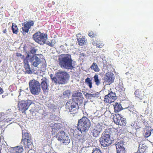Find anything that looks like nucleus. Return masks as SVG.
Masks as SVG:
<instances>
[{"instance_id": "nucleus-1", "label": "nucleus", "mask_w": 153, "mask_h": 153, "mask_svg": "<svg viewBox=\"0 0 153 153\" xmlns=\"http://www.w3.org/2000/svg\"><path fill=\"white\" fill-rule=\"evenodd\" d=\"M72 62L71 55L67 54L61 55L59 59V64L60 67L67 70H72L73 68Z\"/></svg>"}, {"instance_id": "nucleus-2", "label": "nucleus", "mask_w": 153, "mask_h": 153, "mask_svg": "<svg viewBox=\"0 0 153 153\" xmlns=\"http://www.w3.org/2000/svg\"><path fill=\"white\" fill-rule=\"evenodd\" d=\"M50 76L52 82L56 85L65 84L69 77L67 72L64 71L58 72L56 76L53 77L52 74H51Z\"/></svg>"}, {"instance_id": "nucleus-3", "label": "nucleus", "mask_w": 153, "mask_h": 153, "mask_svg": "<svg viewBox=\"0 0 153 153\" xmlns=\"http://www.w3.org/2000/svg\"><path fill=\"white\" fill-rule=\"evenodd\" d=\"M77 128L81 132L87 131L90 126V122L89 119L86 117H83L79 120Z\"/></svg>"}, {"instance_id": "nucleus-4", "label": "nucleus", "mask_w": 153, "mask_h": 153, "mask_svg": "<svg viewBox=\"0 0 153 153\" xmlns=\"http://www.w3.org/2000/svg\"><path fill=\"white\" fill-rule=\"evenodd\" d=\"M65 107L66 111L70 112L71 114H73V116L78 112V104L73 100H70L68 101L65 104Z\"/></svg>"}, {"instance_id": "nucleus-5", "label": "nucleus", "mask_w": 153, "mask_h": 153, "mask_svg": "<svg viewBox=\"0 0 153 153\" xmlns=\"http://www.w3.org/2000/svg\"><path fill=\"white\" fill-rule=\"evenodd\" d=\"M29 88L31 93L34 95H38L41 91L40 83L35 79H33L30 81Z\"/></svg>"}, {"instance_id": "nucleus-6", "label": "nucleus", "mask_w": 153, "mask_h": 153, "mask_svg": "<svg viewBox=\"0 0 153 153\" xmlns=\"http://www.w3.org/2000/svg\"><path fill=\"white\" fill-rule=\"evenodd\" d=\"M109 133L108 132H104L100 138V142L101 146L104 147H108L112 143L110 139Z\"/></svg>"}, {"instance_id": "nucleus-7", "label": "nucleus", "mask_w": 153, "mask_h": 153, "mask_svg": "<svg viewBox=\"0 0 153 153\" xmlns=\"http://www.w3.org/2000/svg\"><path fill=\"white\" fill-rule=\"evenodd\" d=\"M47 34L38 31L33 35V38L36 42L43 45L45 43L47 39Z\"/></svg>"}, {"instance_id": "nucleus-8", "label": "nucleus", "mask_w": 153, "mask_h": 153, "mask_svg": "<svg viewBox=\"0 0 153 153\" xmlns=\"http://www.w3.org/2000/svg\"><path fill=\"white\" fill-rule=\"evenodd\" d=\"M22 142L24 144L25 148H29L31 146L32 142L30 134L28 132L22 133Z\"/></svg>"}, {"instance_id": "nucleus-9", "label": "nucleus", "mask_w": 153, "mask_h": 153, "mask_svg": "<svg viewBox=\"0 0 153 153\" xmlns=\"http://www.w3.org/2000/svg\"><path fill=\"white\" fill-rule=\"evenodd\" d=\"M103 128V125L98 123L92 127L91 130L92 135L95 137H98Z\"/></svg>"}, {"instance_id": "nucleus-10", "label": "nucleus", "mask_w": 153, "mask_h": 153, "mask_svg": "<svg viewBox=\"0 0 153 153\" xmlns=\"http://www.w3.org/2000/svg\"><path fill=\"white\" fill-rule=\"evenodd\" d=\"M114 123L122 126H125L126 124V119L123 118L119 114H115L113 118Z\"/></svg>"}, {"instance_id": "nucleus-11", "label": "nucleus", "mask_w": 153, "mask_h": 153, "mask_svg": "<svg viewBox=\"0 0 153 153\" xmlns=\"http://www.w3.org/2000/svg\"><path fill=\"white\" fill-rule=\"evenodd\" d=\"M117 99V96L115 92L111 90L109 91V93L106 95L104 99V102L106 103H111L114 102Z\"/></svg>"}, {"instance_id": "nucleus-12", "label": "nucleus", "mask_w": 153, "mask_h": 153, "mask_svg": "<svg viewBox=\"0 0 153 153\" xmlns=\"http://www.w3.org/2000/svg\"><path fill=\"white\" fill-rule=\"evenodd\" d=\"M31 103L28 101L22 100L18 103V110L22 113L25 114V111L29 108Z\"/></svg>"}, {"instance_id": "nucleus-13", "label": "nucleus", "mask_w": 153, "mask_h": 153, "mask_svg": "<svg viewBox=\"0 0 153 153\" xmlns=\"http://www.w3.org/2000/svg\"><path fill=\"white\" fill-rule=\"evenodd\" d=\"M57 140L63 143H69L70 140L69 137L65 135V132L63 131H59L56 136Z\"/></svg>"}, {"instance_id": "nucleus-14", "label": "nucleus", "mask_w": 153, "mask_h": 153, "mask_svg": "<svg viewBox=\"0 0 153 153\" xmlns=\"http://www.w3.org/2000/svg\"><path fill=\"white\" fill-rule=\"evenodd\" d=\"M104 82L107 85H110L112 83L114 80V75L111 72H107L104 76L103 78Z\"/></svg>"}, {"instance_id": "nucleus-15", "label": "nucleus", "mask_w": 153, "mask_h": 153, "mask_svg": "<svg viewBox=\"0 0 153 153\" xmlns=\"http://www.w3.org/2000/svg\"><path fill=\"white\" fill-rule=\"evenodd\" d=\"M34 23V22L32 20L24 22L22 25L23 27H22L23 31L25 33H27L31 26H33Z\"/></svg>"}, {"instance_id": "nucleus-16", "label": "nucleus", "mask_w": 153, "mask_h": 153, "mask_svg": "<svg viewBox=\"0 0 153 153\" xmlns=\"http://www.w3.org/2000/svg\"><path fill=\"white\" fill-rule=\"evenodd\" d=\"M30 61L35 67H37L41 62L40 59L35 56H33L31 58Z\"/></svg>"}, {"instance_id": "nucleus-17", "label": "nucleus", "mask_w": 153, "mask_h": 153, "mask_svg": "<svg viewBox=\"0 0 153 153\" xmlns=\"http://www.w3.org/2000/svg\"><path fill=\"white\" fill-rule=\"evenodd\" d=\"M41 82L40 84V86H41L42 90H43V92H47L48 90V83H47V79L44 77L41 79Z\"/></svg>"}, {"instance_id": "nucleus-18", "label": "nucleus", "mask_w": 153, "mask_h": 153, "mask_svg": "<svg viewBox=\"0 0 153 153\" xmlns=\"http://www.w3.org/2000/svg\"><path fill=\"white\" fill-rule=\"evenodd\" d=\"M23 151V146H17L14 147H11L10 152L11 153H22Z\"/></svg>"}, {"instance_id": "nucleus-19", "label": "nucleus", "mask_w": 153, "mask_h": 153, "mask_svg": "<svg viewBox=\"0 0 153 153\" xmlns=\"http://www.w3.org/2000/svg\"><path fill=\"white\" fill-rule=\"evenodd\" d=\"M153 130L152 128L150 126H146L144 130V136L147 138L149 137L151 135L152 131Z\"/></svg>"}, {"instance_id": "nucleus-20", "label": "nucleus", "mask_w": 153, "mask_h": 153, "mask_svg": "<svg viewBox=\"0 0 153 153\" xmlns=\"http://www.w3.org/2000/svg\"><path fill=\"white\" fill-rule=\"evenodd\" d=\"M24 68H25L26 72L28 74H30L32 73V71L30 69V66L28 64V62L27 60H25L24 61Z\"/></svg>"}, {"instance_id": "nucleus-21", "label": "nucleus", "mask_w": 153, "mask_h": 153, "mask_svg": "<svg viewBox=\"0 0 153 153\" xmlns=\"http://www.w3.org/2000/svg\"><path fill=\"white\" fill-rule=\"evenodd\" d=\"M114 108L115 112L117 113L122 110L123 108L120 104L118 102H116L114 105Z\"/></svg>"}, {"instance_id": "nucleus-22", "label": "nucleus", "mask_w": 153, "mask_h": 153, "mask_svg": "<svg viewBox=\"0 0 153 153\" xmlns=\"http://www.w3.org/2000/svg\"><path fill=\"white\" fill-rule=\"evenodd\" d=\"M76 137L78 140L82 143H83L87 139V137L85 135L82 136L81 135H77Z\"/></svg>"}, {"instance_id": "nucleus-23", "label": "nucleus", "mask_w": 153, "mask_h": 153, "mask_svg": "<svg viewBox=\"0 0 153 153\" xmlns=\"http://www.w3.org/2000/svg\"><path fill=\"white\" fill-rule=\"evenodd\" d=\"M90 68L93 70L94 71L98 72L100 71V69L99 68L96 63L94 62L92 63L90 67Z\"/></svg>"}, {"instance_id": "nucleus-24", "label": "nucleus", "mask_w": 153, "mask_h": 153, "mask_svg": "<svg viewBox=\"0 0 153 153\" xmlns=\"http://www.w3.org/2000/svg\"><path fill=\"white\" fill-rule=\"evenodd\" d=\"M85 82L90 89H91L92 88V79L90 78L89 77L85 79Z\"/></svg>"}, {"instance_id": "nucleus-25", "label": "nucleus", "mask_w": 153, "mask_h": 153, "mask_svg": "<svg viewBox=\"0 0 153 153\" xmlns=\"http://www.w3.org/2000/svg\"><path fill=\"white\" fill-rule=\"evenodd\" d=\"M94 81L95 84L97 86L99 85L101 83L100 79L99 78V76L97 74H95L94 77Z\"/></svg>"}, {"instance_id": "nucleus-26", "label": "nucleus", "mask_w": 153, "mask_h": 153, "mask_svg": "<svg viewBox=\"0 0 153 153\" xmlns=\"http://www.w3.org/2000/svg\"><path fill=\"white\" fill-rule=\"evenodd\" d=\"M93 44L99 48H102L104 45L103 43L102 42L96 41L93 42Z\"/></svg>"}, {"instance_id": "nucleus-27", "label": "nucleus", "mask_w": 153, "mask_h": 153, "mask_svg": "<svg viewBox=\"0 0 153 153\" xmlns=\"http://www.w3.org/2000/svg\"><path fill=\"white\" fill-rule=\"evenodd\" d=\"M85 97L87 99H91L93 97H95L97 96L96 94H91L86 93L85 94Z\"/></svg>"}, {"instance_id": "nucleus-28", "label": "nucleus", "mask_w": 153, "mask_h": 153, "mask_svg": "<svg viewBox=\"0 0 153 153\" xmlns=\"http://www.w3.org/2000/svg\"><path fill=\"white\" fill-rule=\"evenodd\" d=\"M12 29L13 33H14L17 34L18 32V29L17 25L16 24L13 23L12 26Z\"/></svg>"}, {"instance_id": "nucleus-29", "label": "nucleus", "mask_w": 153, "mask_h": 153, "mask_svg": "<svg viewBox=\"0 0 153 153\" xmlns=\"http://www.w3.org/2000/svg\"><path fill=\"white\" fill-rule=\"evenodd\" d=\"M124 142L122 140H118L115 143L116 149L123 147Z\"/></svg>"}, {"instance_id": "nucleus-30", "label": "nucleus", "mask_w": 153, "mask_h": 153, "mask_svg": "<svg viewBox=\"0 0 153 153\" xmlns=\"http://www.w3.org/2000/svg\"><path fill=\"white\" fill-rule=\"evenodd\" d=\"M77 40L78 44L80 46L82 45L85 43V38H83L82 36V38H77Z\"/></svg>"}, {"instance_id": "nucleus-31", "label": "nucleus", "mask_w": 153, "mask_h": 153, "mask_svg": "<svg viewBox=\"0 0 153 153\" xmlns=\"http://www.w3.org/2000/svg\"><path fill=\"white\" fill-rule=\"evenodd\" d=\"M134 94L136 97L140 99L142 98V95L140 93L139 90L138 89L136 90L134 92Z\"/></svg>"}, {"instance_id": "nucleus-32", "label": "nucleus", "mask_w": 153, "mask_h": 153, "mask_svg": "<svg viewBox=\"0 0 153 153\" xmlns=\"http://www.w3.org/2000/svg\"><path fill=\"white\" fill-rule=\"evenodd\" d=\"M56 42L55 40L53 39L51 40V42L48 41L45 43L46 44L48 45L49 46L53 47L54 46V44H55Z\"/></svg>"}, {"instance_id": "nucleus-33", "label": "nucleus", "mask_w": 153, "mask_h": 153, "mask_svg": "<svg viewBox=\"0 0 153 153\" xmlns=\"http://www.w3.org/2000/svg\"><path fill=\"white\" fill-rule=\"evenodd\" d=\"M116 149L117 153H125V149L123 146Z\"/></svg>"}, {"instance_id": "nucleus-34", "label": "nucleus", "mask_w": 153, "mask_h": 153, "mask_svg": "<svg viewBox=\"0 0 153 153\" xmlns=\"http://www.w3.org/2000/svg\"><path fill=\"white\" fill-rule=\"evenodd\" d=\"M88 35L90 37L94 38L96 36V33L94 31H91L88 33Z\"/></svg>"}, {"instance_id": "nucleus-35", "label": "nucleus", "mask_w": 153, "mask_h": 153, "mask_svg": "<svg viewBox=\"0 0 153 153\" xmlns=\"http://www.w3.org/2000/svg\"><path fill=\"white\" fill-rule=\"evenodd\" d=\"M92 153H102L100 149L97 148H94Z\"/></svg>"}, {"instance_id": "nucleus-36", "label": "nucleus", "mask_w": 153, "mask_h": 153, "mask_svg": "<svg viewBox=\"0 0 153 153\" xmlns=\"http://www.w3.org/2000/svg\"><path fill=\"white\" fill-rule=\"evenodd\" d=\"M74 95L75 97H81L82 96V94L81 92L76 91L74 93Z\"/></svg>"}, {"instance_id": "nucleus-37", "label": "nucleus", "mask_w": 153, "mask_h": 153, "mask_svg": "<svg viewBox=\"0 0 153 153\" xmlns=\"http://www.w3.org/2000/svg\"><path fill=\"white\" fill-rule=\"evenodd\" d=\"M37 51V49H36L34 47H33L31 48L30 51L31 53L33 54L35 53Z\"/></svg>"}, {"instance_id": "nucleus-38", "label": "nucleus", "mask_w": 153, "mask_h": 153, "mask_svg": "<svg viewBox=\"0 0 153 153\" xmlns=\"http://www.w3.org/2000/svg\"><path fill=\"white\" fill-rule=\"evenodd\" d=\"M53 127L54 128H55L56 129H59L60 127V125L59 124L56 123L54 124Z\"/></svg>"}, {"instance_id": "nucleus-39", "label": "nucleus", "mask_w": 153, "mask_h": 153, "mask_svg": "<svg viewBox=\"0 0 153 153\" xmlns=\"http://www.w3.org/2000/svg\"><path fill=\"white\" fill-rule=\"evenodd\" d=\"M16 55L17 57H20L21 59H24V56L20 53H16Z\"/></svg>"}, {"instance_id": "nucleus-40", "label": "nucleus", "mask_w": 153, "mask_h": 153, "mask_svg": "<svg viewBox=\"0 0 153 153\" xmlns=\"http://www.w3.org/2000/svg\"><path fill=\"white\" fill-rule=\"evenodd\" d=\"M29 57H30L28 53H27L25 58L24 59V61H23L24 63V61L25 60H27V62H28V60L29 59Z\"/></svg>"}, {"instance_id": "nucleus-41", "label": "nucleus", "mask_w": 153, "mask_h": 153, "mask_svg": "<svg viewBox=\"0 0 153 153\" xmlns=\"http://www.w3.org/2000/svg\"><path fill=\"white\" fill-rule=\"evenodd\" d=\"M69 94L70 93L68 90L65 91L63 93V95L67 96H68Z\"/></svg>"}, {"instance_id": "nucleus-42", "label": "nucleus", "mask_w": 153, "mask_h": 153, "mask_svg": "<svg viewBox=\"0 0 153 153\" xmlns=\"http://www.w3.org/2000/svg\"><path fill=\"white\" fill-rule=\"evenodd\" d=\"M3 92V90L2 88L0 87V94H1Z\"/></svg>"}, {"instance_id": "nucleus-43", "label": "nucleus", "mask_w": 153, "mask_h": 153, "mask_svg": "<svg viewBox=\"0 0 153 153\" xmlns=\"http://www.w3.org/2000/svg\"><path fill=\"white\" fill-rule=\"evenodd\" d=\"M2 32L3 33H5L6 32V29H4L3 30Z\"/></svg>"}, {"instance_id": "nucleus-44", "label": "nucleus", "mask_w": 153, "mask_h": 153, "mask_svg": "<svg viewBox=\"0 0 153 153\" xmlns=\"http://www.w3.org/2000/svg\"><path fill=\"white\" fill-rule=\"evenodd\" d=\"M143 123L144 124H145L146 122V120H145V119H144L143 120Z\"/></svg>"}, {"instance_id": "nucleus-45", "label": "nucleus", "mask_w": 153, "mask_h": 153, "mask_svg": "<svg viewBox=\"0 0 153 153\" xmlns=\"http://www.w3.org/2000/svg\"><path fill=\"white\" fill-rule=\"evenodd\" d=\"M30 112H32V113H33V112H34V111H32V110H31V109L30 110Z\"/></svg>"}, {"instance_id": "nucleus-46", "label": "nucleus", "mask_w": 153, "mask_h": 153, "mask_svg": "<svg viewBox=\"0 0 153 153\" xmlns=\"http://www.w3.org/2000/svg\"><path fill=\"white\" fill-rule=\"evenodd\" d=\"M52 4H55V2H54V1H52Z\"/></svg>"}, {"instance_id": "nucleus-47", "label": "nucleus", "mask_w": 153, "mask_h": 153, "mask_svg": "<svg viewBox=\"0 0 153 153\" xmlns=\"http://www.w3.org/2000/svg\"><path fill=\"white\" fill-rule=\"evenodd\" d=\"M49 5H50V4H48V7H51V6H49Z\"/></svg>"}, {"instance_id": "nucleus-48", "label": "nucleus", "mask_w": 153, "mask_h": 153, "mask_svg": "<svg viewBox=\"0 0 153 153\" xmlns=\"http://www.w3.org/2000/svg\"><path fill=\"white\" fill-rule=\"evenodd\" d=\"M118 45H119V44H117V46H118Z\"/></svg>"}, {"instance_id": "nucleus-49", "label": "nucleus", "mask_w": 153, "mask_h": 153, "mask_svg": "<svg viewBox=\"0 0 153 153\" xmlns=\"http://www.w3.org/2000/svg\"><path fill=\"white\" fill-rule=\"evenodd\" d=\"M2 97H4V95H2Z\"/></svg>"}, {"instance_id": "nucleus-50", "label": "nucleus", "mask_w": 153, "mask_h": 153, "mask_svg": "<svg viewBox=\"0 0 153 153\" xmlns=\"http://www.w3.org/2000/svg\"><path fill=\"white\" fill-rule=\"evenodd\" d=\"M1 60L0 59V63H1Z\"/></svg>"}, {"instance_id": "nucleus-51", "label": "nucleus", "mask_w": 153, "mask_h": 153, "mask_svg": "<svg viewBox=\"0 0 153 153\" xmlns=\"http://www.w3.org/2000/svg\"><path fill=\"white\" fill-rule=\"evenodd\" d=\"M135 153H138V152H135Z\"/></svg>"}]
</instances>
